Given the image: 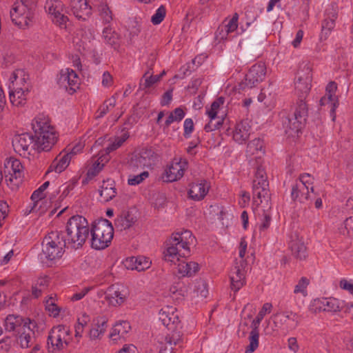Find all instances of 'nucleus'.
<instances>
[{
	"instance_id": "nucleus-1",
	"label": "nucleus",
	"mask_w": 353,
	"mask_h": 353,
	"mask_svg": "<svg viewBox=\"0 0 353 353\" xmlns=\"http://www.w3.org/2000/svg\"><path fill=\"white\" fill-rule=\"evenodd\" d=\"M194 237L189 230L175 232L166 241V250L163 252L165 261L178 263V272L183 276H192L199 270V265L194 261H180V257L186 258L190 255V244Z\"/></svg>"
},
{
	"instance_id": "nucleus-2",
	"label": "nucleus",
	"mask_w": 353,
	"mask_h": 353,
	"mask_svg": "<svg viewBox=\"0 0 353 353\" xmlns=\"http://www.w3.org/2000/svg\"><path fill=\"white\" fill-rule=\"evenodd\" d=\"M34 132V141L36 150L40 152L50 151L58 140V134L50 123V120L43 114H39L32 122Z\"/></svg>"
},
{
	"instance_id": "nucleus-3",
	"label": "nucleus",
	"mask_w": 353,
	"mask_h": 353,
	"mask_svg": "<svg viewBox=\"0 0 353 353\" xmlns=\"http://www.w3.org/2000/svg\"><path fill=\"white\" fill-rule=\"evenodd\" d=\"M66 232L67 236L65 240L68 247L75 250L81 248L85 243L90 233L87 219L80 215L72 216L68 221Z\"/></svg>"
},
{
	"instance_id": "nucleus-4",
	"label": "nucleus",
	"mask_w": 353,
	"mask_h": 353,
	"mask_svg": "<svg viewBox=\"0 0 353 353\" xmlns=\"http://www.w3.org/2000/svg\"><path fill=\"white\" fill-rule=\"evenodd\" d=\"M91 247L95 250H103L108 247L114 236V228L107 219L101 218L94 221L91 229Z\"/></svg>"
},
{
	"instance_id": "nucleus-5",
	"label": "nucleus",
	"mask_w": 353,
	"mask_h": 353,
	"mask_svg": "<svg viewBox=\"0 0 353 353\" xmlns=\"http://www.w3.org/2000/svg\"><path fill=\"white\" fill-rule=\"evenodd\" d=\"M35 6L30 0L16 1L10 10L12 21L20 28H26L34 23Z\"/></svg>"
},
{
	"instance_id": "nucleus-6",
	"label": "nucleus",
	"mask_w": 353,
	"mask_h": 353,
	"mask_svg": "<svg viewBox=\"0 0 353 353\" xmlns=\"http://www.w3.org/2000/svg\"><path fill=\"white\" fill-rule=\"evenodd\" d=\"M308 116L307 105L305 102L297 101L294 111L283 121L285 132L289 137H294L303 128Z\"/></svg>"
},
{
	"instance_id": "nucleus-7",
	"label": "nucleus",
	"mask_w": 353,
	"mask_h": 353,
	"mask_svg": "<svg viewBox=\"0 0 353 353\" xmlns=\"http://www.w3.org/2000/svg\"><path fill=\"white\" fill-rule=\"evenodd\" d=\"M68 245L61 232L52 231L43 239L42 243V254L48 260H54L61 258Z\"/></svg>"
},
{
	"instance_id": "nucleus-8",
	"label": "nucleus",
	"mask_w": 353,
	"mask_h": 353,
	"mask_svg": "<svg viewBox=\"0 0 353 353\" xmlns=\"http://www.w3.org/2000/svg\"><path fill=\"white\" fill-rule=\"evenodd\" d=\"M70 330L63 325L54 326L49 332L47 347L49 352H60L68 346Z\"/></svg>"
},
{
	"instance_id": "nucleus-9",
	"label": "nucleus",
	"mask_w": 353,
	"mask_h": 353,
	"mask_svg": "<svg viewBox=\"0 0 353 353\" xmlns=\"http://www.w3.org/2000/svg\"><path fill=\"white\" fill-rule=\"evenodd\" d=\"M246 249L247 242L245 239L243 238L239 245V256L241 260L239 262L235 261V265L230 272L231 286L232 289L234 291L239 290L245 283L244 268L245 261L243 259V257L245 254Z\"/></svg>"
},
{
	"instance_id": "nucleus-10",
	"label": "nucleus",
	"mask_w": 353,
	"mask_h": 353,
	"mask_svg": "<svg viewBox=\"0 0 353 353\" xmlns=\"http://www.w3.org/2000/svg\"><path fill=\"white\" fill-rule=\"evenodd\" d=\"M305 177H310V174L304 173L301 174L299 180L296 181L292 187L291 197L295 202L306 203L310 200V190L313 192L314 188L313 186L310 188L307 185V183H309V181L305 180Z\"/></svg>"
},
{
	"instance_id": "nucleus-11",
	"label": "nucleus",
	"mask_w": 353,
	"mask_h": 353,
	"mask_svg": "<svg viewBox=\"0 0 353 353\" xmlns=\"http://www.w3.org/2000/svg\"><path fill=\"white\" fill-rule=\"evenodd\" d=\"M5 178L8 185L17 189L22 181V165L19 160L10 159L5 163Z\"/></svg>"
},
{
	"instance_id": "nucleus-12",
	"label": "nucleus",
	"mask_w": 353,
	"mask_h": 353,
	"mask_svg": "<svg viewBox=\"0 0 353 353\" xmlns=\"http://www.w3.org/2000/svg\"><path fill=\"white\" fill-rule=\"evenodd\" d=\"M14 150L19 155L27 157L36 150L34 137L29 133L15 134L12 140Z\"/></svg>"
},
{
	"instance_id": "nucleus-13",
	"label": "nucleus",
	"mask_w": 353,
	"mask_h": 353,
	"mask_svg": "<svg viewBox=\"0 0 353 353\" xmlns=\"http://www.w3.org/2000/svg\"><path fill=\"white\" fill-rule=\"evenodd\" d=\"M46 12L50 15L52 21L61 28H66L68 18L64 13V6L59 0H47L45 4Z\"/></svg>"
},
{
	"instance_id": "nucleus-14",
	"label": "nucleus",
	"mask_w": 353,
	"mask_h": 353,
	"mask_svg": "<svg viewBox=\"0 0 353 353\" xmlns=\"http://www.w3.org/2000/svg\"><path fill=\"white\" fill-rule=\"evenodd\" d=\"M265 74L266 66L265 63L260 62L254 64L246 74L244 81L240 84L241 88L245 90L256 87L263 81Z\"/></svg>"
},
{
	"instance_id": "nucleus-15",
	"label": "nucleus",
	"mask_w": 353,
	"mask_h": 353,
	"mask_svg": "<svg viewBox=\"0 0 353 353\" xmlns=\"http://www.w3.org/2000/svg\"><path fill=\"white\" fill-rule=\"evenodd\" d=\"M154 152L150 150L144 148L141 152L133 155L128 163V169L131 172H137L140 169L152 165V158Z\"/></svg>"
},
{
	"instance_id": "nucleus-16",
	"label": "nucleus",
	"mask_w": 353,
	"mask_h": 353,
	"mask_svg": "<svg viewBox=\"0 0 353 353\" xmlns=\"http://www.w3.org/2000/svg\"><path fill=\"white\" fill-rule=\"evenodd\" d=\"M183 345V339L179 332L168 334L160 342L159 353H179Z\"/></svg>"
},
{
	"instance_id": "nucleus-17",
	"label": "nucleus",
	"mask_w": 353,
	"mask_h": 353,
	"mask_svg": "<svg viewBox=\"0 0 353 353\" xmlns=\"http://www.w3.org/2000/svg\"><path fill=\"white\" fill-rule=\"evenodd\" d=\"M266 311L267 310H261L257 316L253 320V328L250 332L248 337L249 344L245 347V353H252L258 348L259 344L258 326L266 314Z\"/></svg>"
},
{
	"instance_id": "nucleus-18",
	"label": "nucleus",
	"mask_w": 353,
	"mask_h": 353,
	"mask_svg": "<svg viewBox=\"0 0 353 353\" xmlns=\"http://www.w3.org/2000/svg\"><path fill=\"white\" fill-rule=\"evenodd\" d=\"M337 90V85L334 81H330L326 86V94L320 99V105H325L330 104V112L333 116V120L335 117V110L339 105L338 97L335 92Z\"/></svg>"
},
{
	"instance_id": "nucleus-19",
	"label": "nucleus",
	"mask_w": 353,
	"mask_h": 353,
	"mask_svg": "<svg viewBox=\"0 0 353 353\" xmlns=\"http://www.w3.org/2000/svg\"><path fill=\"white\" fill-rule=\"evenodd\" d=\"M31 325L34 327L35 323L31 320L25 323V325L17 330L18 342L22 348H28L33 344L34 332Z\"/></svg>"
},
{
	"instance_id": "nucleus-20",
	"label": "nucleus",
	"mask_w": 353,
	"mask_h": 353,
	"mask_svg": "<svg viewBox=\"0 0 353 353\" xmlns=\"http://www.w3.org/2000/svg\"><path fill=\"white\" fill-rule=\"evenodd\" d=\"M70 7L73 14L79 19L85 21L91 14L92 8L87 0H71Z\"/></svg>"
},
{
	"instance_id": "nucleus-21",
	"label": "nucleus",
	"mask_w": 353,
	"mask_h": 353,
	"mask_svg": "<svg viewBox=\"0 0 353 353\" xmlns=\"http://www.w3.org/2000/svg\"><path fill=\"white\" fill-rule=\"evenodd\" d=\"M130 329L131 327L128 321L117 323L112 328L109 337L114 343L123 342Z\"/></svg>"
},
{
	"instance_id": "nucleus-22",
	"label": "nucleus",
	"mask_w": 353,
	"mask_h": 353,
	"mask_svg": "<svg viewBox=\"0 0 353 353\" xmlns=\"http://www.w3.org/2000/svg\"><path fill=\"white\" fill-rule=\"evenodd\" d=\"M124 266L128 270H136L139 272L145 271L151 265L149 259L143 256H132L125 259L123 261Z\"/></svg>"
},
{
	"instance_id": "nucleus-23",
	"label": "nucleus",
	"mask_w": 353,
	"mask_h": 353,
	"mask_svg": "<svg viewBox=\"0 0 353 353\" xmlns=\"http://www.w3.org/2000/svg\"><path fill=\"white\" fill-rule=\"evenodd\" d=\"M137 221L131 211L124 210L117 217L114 225L117 230L123 231L130 228Z\"/></svg>"
},
{
	"instance_id": "nucleus-24",
	"label": "nucleus",
	"mask_w": 353,
	"mask_h": 353,
	"mask_svg": "<svg viewBox=\"0 0 353 353\" xmlns=\"http://www.w3.org/2000/svg\"><path fill=\"white\" fill-rule=\"evenodd\" d=\"M251 125L248 119L243 120L236 124L233 134V139L235 141L242 143L245 141L250 134Z\"/></svg>"
},
{
	"instance_id": "nucleus-25",
	"label": "nucleus",
	"mask_w": 353,
	"mask_h": 353,
	"mask_svg": "<svg viewBox=\"0 0 353 353\" xmlns=\"http://www.w3.org/2000/svg\"><path fill=\"white\" fill-rule=\"evenodd\" d=\"M209 190V186L205 180H202L201 182L193 183L190 185L188 191L190 197L195 201L202 200L207 194Z\"/></svg>"
},
{
	"instance_id": "nucleus-26",
	"label": "nucleus",
	"mask_w": 353,
	"mask_h": 353,
	"mask_svg": "<svg viewBox=\"0 0 353 353\" xmlns=\"http://www.w3.org/2000/svg\"><path fill=\"white\" fill-rule=\"evenodd\" d=\"M263 141L260 139H254L247 145L246 154L251 159H261L264 154Z\"/></svg>"
},
{
	"instance_id": "nucleus-27",
	"label": "nucleus",
	"mask_w": 353,
	"mask_h": 353,
	"mask_svg": "<svg viewBox=\"0 0 353 353\" xmlns=\"http://www.w3.org/2000/svg\"><path fill=\"white\" fill-rule=\"evenodd\" d=\"M70 160V154H65L64 151L60 152L52 162L48 172L55 171L57 173H61L68 166Z\"/></svg>"
},
{
	"instance_id": "nucleus-28",
	"label": "nucleus",
	"mask_w": 353,
	"mask_h": 353,
	"mask_svg": "<svg viewBox=\"0 0 353 353\" xmlns=\"http://www.w3.org/2000/svg\"><path fill=\"white\" fill-rule=\"evenodd\" d=\"M336 11L332 8V12L327 14V17L323 21L321 26V39L325 40L335 26V20L337 18Z\"/></svg>"
},
{
	"instance_id": "nucleus-29",
	"label": "nucleus",
	"mask_w": 353,
	"mask_h": 353,
	"mask_svg": "<svg viewBox=\"0 0 353 353\" xmlns=\"http://www.w3.org/2000/svg\"><path fill=\"white\" fill-rule=\"evenodd\" d=\"M184 168L181 162L172 163L165 170L164 181L166 182H173L180 179L184 174Z\"/></svg>"
},
{
	"instance_id": "nucleus-30",
	"label": "nucleus",
	"mask_w": 353,
	"mask_h": 353,
	"mask_svg": "<svg viewBox=\"0 0 353 353\" xmlns=\"http://www.w3.org/2000/svg\"><path fill=\"white\" fill-rule=\"evenodd\" d=\"M290 247L292 254L297 259L304 260L307 257V248L302 238L296 237L290 241Z\"/></svg>"
},
{
	"instance_id": "nucleus-31",
	"label": "nucleus",
	"mask_w": 353,
	"mask_h": 353,
	"mask_svg": "<svg viewBox=\"0 0 353 353\" xmlns=\"http://www.w3.org/2000/svg\"><path fill=\"white\" fill-rule=\"evenodd\" d=\"M99 194L103 202H108L115 197L117 191L114 181L111 179L103 181Z\"/></svg>"
},
{
	"instance_id": "nucleus-32",
	"label": "nucleus",
	"mask_w": 353,
	"mask_h": 353,
	"mask_svg": "<svg viewBox=\"0 0 353 353\" xmlns=\"http://www.w3.org/2000/svg\"><path fill=\"white\" fill-rule=\"evenodd\" d=\"M159 318L162 323L169 329H172L173 326L180 322L176 310H161Z\"/></svg>"
},
{
	"instance_id": "nucleus-33",
	"label": "nucleus",
	"mask_w": 353,
	"mask_h": 353,
	"mask_svg": "<svg viewBox=\"0 0 353 353\" xmlns=\"http://www.w3.org/2000/svg\"><path fill=\"white\" fill-rule=\"evenodd\" d=\"M28 320L30 319H23L18 315L10 314L5 319L6 330L9 332L16 331L17 332V330H20L25 323L28 322Z\"/></svg>"
},
{
	"instance_id": "nucleus-34",
	"label": "nucleus",
	"mask_w": 353,
	"mask_h": 353,
	"mask_svg": "<svg viewBox=\"0 0 353 353\" xmlns=\"http://www.w3.org/2000/svg\"><path fill=\"white\" fill-rule=\"evenodd\" d=\"M310 77L305 79L303 77H299L295 82V90L299 97L298 101H302L305 102L304 99L310 90Z\"/></svg>"
},
{
	"instance_id": "nucleus-35",
	"label": "nucleus",
	"mask_w": 353,
	"mask_h": 353,
	"mask_svg": "<svg viewBox=\"0 0 353 353\" xmlns=\"http://www.w3.org/2000/svg\"><path fill=\"white\" fill-rule=\"evenodd\" d=\"M28 92V88H17L10 92V100L14 106H21L26 103V93Z\"/></svg>"
},
{
	"instance_id": "nucleus-36",
	"label": "nucleus",
	"mask_w": 353,
	"mask_h": 353,
	"mask_svg": "<svg viewBox=\"0 0 353 353\" xmlns=\"http://www.w3.org/2000/svg\"><path fill=\"white\" fill-rule=\"evenodd\" d=\"M259 188H262L261 192H263V196L265 197V201L268 202L270 199L269 182L264 181L263 182H258V181H256V182H252V194L254 199L256 196H260L259 192H258Z\"/></svg>"
},
{
	"instance_id": "nucleus-37",
	"label": "nucleus",
	"mask_w": 353,
	"mask_h": 353,
	"mask_svg": "<svg viewBox=\"0 0 353 353\" xmlns=\"http://www.w3.org/2000/svg\"><path fill=\"white\" fill-rule=\"evenodd\" d=\"M103 37L105 43L114 48L119 46V36L110 26L103 29Z\"/></svg>"
},
{
	"instance_id": "nucleus-38",
	"label": "nucleus",
	"mask_w": 353,
	"mask_h": 353,
	"mask_svg": "<svg viewBox=\"0 0 353 353\" xmlns=\"http://www.w3.org/2000/svg\"><path fill=\"white\" fill-rule=\"evenodd\" d=\"M261 46L254 43L252 40H248L245 44V50L241 54V59L243 61H248L252 57V54L256 53L259 51Z\"/></svg>"
},
{
	"instance_id": "nucleus-39",
	"label": "nucleus",
	"mask_w": 353,
	"mask_h": 353,
	"mask_svg": "<svg viewBox=\"0 0 353 353\" xmlns=\"http://www.w3.org/2000/svg\"><path fill=\"white\" fill-rule=\"evenodd\" d=\"M116 104V99L114 96L111 97L110 99H107L103 102V103L99 108L97 112L96 118H101L104 115H105L110 109L113 108Z\"/></svg>"
},
{
	"instance_id": "nucleus-40",
	"label": "nucleus",
	"mask_w": 353,
	"mask_h": 353,
	"mask_svg": "<svg viewBox=\"0 0 353 353\" xmlns=\"http://www.w3.org/2000/svg\"><path fill=\"white\" fill-rule=\"evenodd\" d=\"M185 117V112L181 108H175L172 112H170V115L165 120V127H169L173 122H179Z\"/></svg>"
},
{
	"instance_id": "nucleus-41",
	"label": "nucleus",
	"mask_w": 353,
	"mask_h": 353,
	"mask_svg": "<svg viewBox=\"0 0 353 353\" xmlns=\"http://www.w3.org/2000/svg\"><path fill=\"white\" fill-rule=\"evenodd\" d=\"M238 19L239 14L236 12H235L233 14L232 19H230L228 24L219 26L218 28L217 31L220 32L225 31L226 32V34H228L230 32H234L238 28Z\"/></svg>"
},
{
	"instance_id": "nucleus-42",
	"label": "nucleus",
	"mask_w": 353,
	"mask_h": 353,
	"mask_svg": "<svg viewBox=\"0 0 353 353\" xmlns=\"http://www.w3.org/2000/svg\"><path fill=\"white\" fill-rule=\"evenodd\" d=\"M339 232L343 236H353V216L347 218L339 228Z\"/></svg>"
},
{
	"instance_id": "nucleus-43",
	"label": "nucleus",
	"mask_w": 353,
	"mask_h": 353,
	"mask_svg": "<svg viewBox=\"0 0 353 353\" xmlns=\"http://www.w3.org/2000/svg\"><path fill=\"white\" fill-rule=\"evenodd\" d=\"M161 78V75L150 74V72L147 71L143 76L144 83H140V88L145 89L151 87L153 84L158 82Z\"/></svg>"
},
{
	"instance_id": "nucleus-44",
	"label": "nucleus",
	"mask_w": 353,
	"mask_h": 353,
	"mask_svg": "<svg viewBox=\"0 0 353 353\" xmlns=\"http://www.w3.org/2000/svg\"><path fill=\"white\" fill-rule=\"evenodd\" d=\"M128 133H123L121 137H117L114 141L105 148L106 153L108 154L121 147L122 144L128 139Z\"/></svg>"
},
{
	"instance_id": "nucleus-45",
	"label": "nucleus",
	"mask_w": 353,
	"mask_h": 353,
	"mask_svg": "<svg viewBox=\"0 0 353 353\" xmlns=\"http://www.w3.org/2000/svg\"><path fill=\"white\" fill-rule=\"evenodd\" d=\"M310 284V280L306 277H301L298 283L295 285L294 293L301 294L303 296L307 295V288Z\"/></svg>"
},
{
	"instance_id": "nucleus-46",
	"label": "nucleus",
	"mask_w": 353,
	"mask_h": 353,
	"mask_svg": "<svg viewBox=\"0 0 353 353\" xmlns=\"http://www.w3.org/2000/svg\"><path fill=\"white\" fill-rule=\"evenodd\" d=\"M99 14L105 23H109L112 20V13L109 7L105 4L99 6Z\"/></svg>"
},
{
	"instance_id": "nucleus-47",
	"label": "nucleus",
	"mask_w": 353,
	"mask_h": 353,
	"mask_svg": "<svg viewBox=\"0 0 353 353\" xmlns=\"http://www.w3.org/2000/svg\"><path fill=\"white\" fill-rule=\"evenodd\" d=\"M149 176L148 171H143L137 175H130L128 179V183L130 185H136L142 183L145 179Z\"/></svg>"
},
{
	"instance_id": "nucleus-48",
	"label": "nucleus",
	"mask_w": 353,
	"mask_h": 353,
	"mask_svg": "<svg viewBox=\"0 0 353 353\" xmlns=\"http://www.w3.org/2000/svg\"><path fill=\"white\" fill-rule=\"evenodd\" d=\"M50 182L46 181L43 183L37 190H36L31 196V199L34 202L37 203L43 198H44V193L43 192L47 189V188L49 186Z\"/></svg>"
},
{
	"instance_id": "nucleus-49",
	"label": "nucleus",
	"mask_w": 353,
	"mask_h": 353,
	"mask_svg": "<svg viewBox=\"0 0 353 353\" xmlns=\"http://www.w3.org/2000/svg\"><path fill=\"white\" fill-rule=\"evenodd\" d=\"M68 87L70 94H73L77 88H79V77L77 74L73 70H70V78L69 80Z\"/></svg>"
},
{
	"instance_id": "nucleus-50",
	"label": "nucleus",
	"mask_w": 353,
	"mask_h": 353,
	"mask_svg": "<svg viewBox=\"0 0 353 353\" xmlns=\"http://www.w3.org/2000/svg\"><path fill=\"white\" fill-rule=\"evenodd\" d=\"M166 14V10L163 6H161L151 18V22L154 25H158L164 19Z\"/></svg>"
},
{
	"instance_id": "nucleus-51",
	"label": "nucleus",
	"mask_w": 353,
	"mask_h": 353,
	"mask_svg": "<svg viewBox=\"0 0 353 353\" xmlns=\"http://www.w3.org/2000/svg\"><path fill=\"white\" fill-rule=\"evenodd\" d=\"M292 313L288 311L281 310L273 316V321L276 324H283L287 321Z\"/></svg>"
},
{
	"instance_id": "nucleus-52",
	"label": "nucleus",
	"mask_w": 353,
	"mask_h": 353,
	"mask_svg": "<svg viewBox=\"0 0 353 353\" xmlns=\"http://www.w3.org/2000/svg\"><path fill=\"white\" fill-rule=\"evenodd\" d=\"M223 118L216 117V120L210 119V122L205 125L204 130L208 132H212L214 130L219 129L223 125Z\"/></svg>"
},
{
	"instance_id": "nucleus-53",
	"label": "nucleus",
	"mask_w": 353,
	"mask_h": 353,
	"mask_svg": "<svg viewBox=\"0 0 353 353\" xmlns=\"http://www.w3.org/2000/svg\"><path fill=\"white\" fill-rule=\"evenodd\" d=\"M324 305L325 307H329L330 309H339L340 307H343V303L339 300L334 297H329L326 299H323Z\"/></svg>"
},
{
	"instance_id": "nucleus-54",
	"label": "nucleus",
	"mask_w": 353,
	"mask_h": 353,
	"mask_svg": "<svg viewBox=\"0 0 353 353\" xmlns=\"http://www.w3.org/2000/svg\"><path fill=\"white\" fill-rule=\"evenodd\" d=\"M70 78V70L66 68L65 70H62L60 73V77L59 79V83L65 86V89L68 90V87L67 86L69 83V80Z\"/></svg>"
},
{
	"instance_id": "nucleus-55",
	"label": "nucleus",
	"mask_w": 353,
	"mask_h": 353,
	"mask_svg": "<svg viewBox=\"0 0 353 353\" xmlns=\"http://www.w3.org/2000/svg\"><path fill=\"white\" fill-rule=\"evenodd\" d=\"M101 158V157L99 158L97 161H95L93 163L92 167L88 169V176H96L101 170V169L103 167V163H101L99 161V159Z\"/></svg>"
},
{
	"instance_id": "nucleus-56",
	"label": "nucleus",
	"mask_w": 353,
	"mask_h": 353,
	"mask_svg": "<svg viewBox=\"0 0 353 353\" xmlns=\"http://www.w3.org/2000/svg\"><path fill=\"white\" fill-rule=\"evenodd\" d=\"M184 137L188 138L194 130V123L192 119H186L184 121Z\"/></svg>"
},
{
	"instance_id": "nucleus-57",
	"label": "nucleus",
	"mask_w": 353,
	"mask_h": 353,
	"mask_svg": "<svg viewBox=\"0 0 353 353\" xmlns=\"http://www.w3.org/2000/svg\"><path fill=\"white\" fill-rule=\"evenodd\" d=\"M256 181H258V182H263V181H268L267 174L264 169L262 168L261 166H259L255 172L254 179H253V181L256 182Z\"/></svg>"
},
{
	"instance_id": "nucleus-58",
	"label": "nucleus",
	"mask_w": 353,
	"mask_h": 353,
	"mask_svg": "<svg viewBox=\"0 0 353 353\" xmlns=\"http://www.w3.org/2000/svg\"><path fill=\"white\" fill-rule=\"evenodd\" d=\"M103 334L104 332L94 324L90 330L89 336L91 340H96L100 339Z\"/></svg>"
},
{
	"instance_id": "nucleus-59",
	"label": "nucleus",
	"mask_w": 353,
	"mask_h": 353,
	"mask_svg": "<svg viewBox=\"0 0 353 353\" xmlns=\"http://www.w3.org/2000/svg\"><path fill=\"white\" fill-rule=\"evenodd\" d=\"M114 295H115V296H114L112 294H108V300H109L110 303L112 306L117 307V306L120 305L121 303L123 302V299L122 297L118 298L119 296V293L117 291L114 292Z\"/></svg>"
},
{
	"instance_id": "nucleus-60",
	"label": "nucleus",
	"mask_w": 353,
	"mask_h": 353,
	"mask_svg": "<svg viewBox=\"0 0 353 353\" xmlns=\"http://www.w3.org/2000/svg\"><path fill=\"white\" fill-rule=\"evenodd\" d=\"M271 222V216L270 214L264 212L263 218L262 219V222L259 225V230L261 233L262 232L265 231L268 228H269Z\"/></svg>"
},
{
	"instance_id": "nucleus-61",
	"label": "nucleus",
	"mask_w": 353,
	"mask_h": 353,
	"mask_svg": "<svg viewBox=\"0 0 353 353\" xmlns=\"http://www.w3.org/2000/svg\"><path fill=\"white\" fill-rule=\"evenodd\" d=\"M94 324L96 326H98L100 330H101L103 332H105V330L108 327V319L105 316H99L97 317L94 320Z\"/></svg>"
},
{
	"instance_id": "nucleus-62",
	"label": "nucleus",
	"mask_w": 353,
	"mask_h": 353,
	"mask_svg": "<svg viewBox=\"0 0 353 353\" xmlns=\"http://www.w3.org/2000/svg\"><path fill=\"white\" fill-rule=\"evenodd\" d=\"M102 85L104 87H110L113 83V77L109 72H104L102 77Z\"/></svg>"
},
{
	"instance_id": "nucleus-63",
	"label": "nucleus",
	"mask_w": 353,
	"mask_h": 353,
	"mask_svg": "<svg viewBox=\"0 0 353 353\" xmlns=\"http://www.w3.org/2000/svg\"><path fill=\"white\" fill-rule=\"evenodd\" d=\"M339 286L341 289L348 291L353 294V283H350L347 279H343L339 282Z\"/></svg>"
},
{
	"instance_id": "nucleus-64",
	"label": "nucleus",
	"mask_w": 353,
	"mask_h": 353,
	"mask_svg": "<svg viewBox=\"0 0 353 353\" xmlns=\"http://www.w3.org/2000/svg\"><path fill=\"white\" fill-rule=\"evenodd\" d=\"M118 353H139L137 348L132 344L125 345Z\"/></svg>"
}]
</instances>
